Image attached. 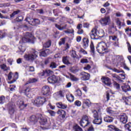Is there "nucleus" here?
<instances>
[{
	"mask_svg": "<svg viewBox=\"0 0 131 131\" xmlns=\"http://www.w3.org/2000/svg\"><path fill=\"white\" fill-rule=\"evenodd\" d=\"M56 105L58 108H60L61 109H66L67 108V105L62 102H58L56 103Z\"/></svg>",
	"mask_w": 131,
	"mask_h": 131,
	"instance_id": "nucleus-26",
	"label": "nucleus"
},
{
	"mask_svg": "<svg viewBox=\"0 0 131 131\" xmlns=\"http://www.w3.org/2000/svg\"><path fill=\"white\" fill-rule=\"evenodd\" d=\"M77 33L78 34H82L83 33V30L81 29L78 30Z\"/></svg>",
	"mask_w": 131,
	"mask_h": 131,
	"instance_id": "nucleus-63",
	"label": "nucleus"
},
{
	"mask_svg": "<svg viewBox=\"0 0 131 131\" xmlns=\"http://www.w3.org/2000/svg\"><path fill=\"white\" fill-rule=\"evenodd\" d=\"M90 48H91L92 53L94 54L95 53V47H94V44L91 43L90 45Z\"/></svg>",
	"mask_w": 131,
	"mask_h": 131,
	"instance_id": "nucleus-53",
	"label": "nucleus"
},
{
	"mask_svg": "<svg viewBox=\"0 0 131 131\" xmlns=\"http://www.w3.org/2000/svg\"><path fill=\"white\" fill-rule=\"evenodd\" d=\"M57 114L61 116L62 118H65L66 117V112L62 110H59L57 111Z\"/></svg>",
	"mask_w": 131,
	"mask_h": 131,
	"instance_id": "nucleus-21",
	"label": "nucleus"
},
{
	"mask_svg": "<svg viewBox=\"0 0 131 131\" xmlns=\"http://www.w3.org/2000/svg\"><path fill=\"white\" fill-rule=\"evenodd\" d=\"M1 69H3V70H5V71L7 70V66L5 64H3L2 65H1Z\"/></svg>",
	"mask_w": 131,
	"mask_h": 131,
	"instance_id": "nucleus-57",
	"label": "nucleus"
},
{
	"mask_svg": "<svg viewBox=\"0 0 131 131\" xmlns=\"http://www.w3.org/2000/svg\"><path fill=\"white\" fill-rule=\"evenodd\" d=\"M41 94L43 96H49L50 95V87L49 86H43L42 88Z\"/></svg>",
	"mask_w": 131,
	"mask_h": 131,
	"instance_id": "nucleus-10",
	"label": "nucleus"
},
{
	"mask_svg": "<svg viewBox=\"0 0 131 131\" xmlns=\"http://www.w3.org/2000/svg\"><path fill=\"white\" fill-rule=\"evenodd\" d=\"M69 56H63L62 57V62L65 64V65H71V62L69 61Z\"/></svg>",
	"mask_w": 131,
	"mask_h": 131,
	"instance_id": "nucleus-17",
	"label": "nucleus"
},
{
	"mask_svg": "<svg viewBox=\"0 0 131 131\" xmlns=\"http://www.w3.org/2000/svg\"><path fill=\"white\" fill-rule=\"evenodd\" d=\"M97 51L99 54H107L108 53V48L107 44L105 42H101L98 43L96 47Z\"/></svg>",
	"mask_w": 131,
	"mask_h": 131,
	"instance_id": "nucleus-2",
	"label": "nucleus"
},
{
	"mask_svg": "<svg viewBox=\"0 0 131 131\" xmlns=\"http://www.w3.org/2000/svg\"><path fill=\"white\" fill-rule=\"evenodd\" d=\"M52 42L50 40L46 42L45 44L43 45V49H47L51 47Z\"/></svg>",
	"mask_w": 131,
	"mask_h": 131,
	"instance_id": "nucleus-31",
	"label": "nucleus"
},
{
	"mask_svg": "<svg viewBox=\"0 0 131 131\" xmlns=\"http://www.w3.org/2000/svg\"><path fill=\"white\" fill-rule=\"evenodd\" d=\"M66 93V92L64 90L60 91L56 96L57 98H64Z\"/></svg>",
	"mask_w": 131,
	"mask_h": 131,
	"instance_id": "nucleus-24",
	"label": "nucleus"
},
{
	"mask_svg": "<svg viewBox=\"0 0 131 131\" xmlns=\"http://www.w3.org/2000/svg\"><path fill=\"white\" fill-rule=\"evenodd\" d=\"M89 41L88 38H83V46L84 47V49L89 47Z\"/></svg>",
	"mask_w": 131,
	"mask_h": 131,
	"instance_id": "nucleus-29",
	"label": "nucleus"
},
{
	"mask_svg": "<svg viewBox=\"0 0 131 131\" xmlns=\"http://www.w3.org/2000/svg\"><path fill=\"white\" fill-rule=\"evenodd\" d=\"M81 120H85V121H89V117L86 115L83 116Z\"/></svg>",
	"mask_w": 131,
	"mask_h": 131,
	"instance_id": "nucleus-54",
	"label": "nucleus"
},
{
	"mask_svg": "<svg viewBox=\"0 0 131 131\" xmlns=\"http://www.w3.org/2000/svg\"><path fill=\"white\" fill-rule=\"evenodd\" d=\"M107 127L108 128H111V129H112V130H114V131H122V130H121V129L117 128V127H116L115 125H108L107 126Z\"/></svg>",
	"mask_w": 131,
	"mask_h": 131,
	"instance_id": "nucleus-28",
	"label": "nucleus"
},
{
	"mask_svg": "<svg viewBox=\"0 0 131 131\" xmlns=\"http://www.w3.org/2000/svg\"><path fill=\"white\" fill-rule=\"evenodd\" d=\"M121 88L123 92H124L125 93H126V92H128L130 91V86H129V85L127 84L122 85L121 86Z\"/></svg>",
	"mask_w": 131,
	"mask_h": 131,
	"instance_id": "nucleus-23",
	"label": "nucleus"
},
{
	"mask_svg": "<svg viewBox=\"0 0 131 131\" xmlns=\"http://www.w3.org/2000/svg\"><path fill=\"white\" fill-rule=\"evenodd\" d=\"M104 121L105 122H112L113 121V118L110 116H106L104 117Z\"/></svg>",
	"mask_w": 131,
	"mask_h": 131,
	"instance_id": "nucleus-32",
	"label": "nucleus"
},
{
	"mask_svg": "<svg viewBox=\"0 0 131 131\" xmlns=\"http://www.w3.org/2000/svg\"><path fill=\"white\" fill-rule=\"evenodd\" d=\"M65 43V39L62 38L61 40L59 42V46H62V45H64Z\"/></svg>",
	"mask_w": 131,
	"mask_h": 131,
	"instance_id": "nucleus-56",
	"label": "nucleus"
},
{
	"mask_svg": "<svg viewBox=\"0 0 131 131\" xmlns=\"http://www.w3.org/2000/svg\"><path fill=\"white\" fill-rule=\"evenodd\" d=\"M81 28H82V24H78L77 26V29L79 30V29H81Z\"/></svg>",
	"mask_w": 131,
	"mask_h": 131,
	"instance_id": "nucleus-62",
	"label": "nucleus"
},
{
	"mask_svg": "<svg viewBox=\"0 0 131 131\" xmlns=\"http://www.w3.org/2000/svg\"><path fill=\"white\" fill-rule=\"evenodd\" d=\"M23 20V16H19L18 17H16V21H17V22H21V21Z\"/></svg>",
	"mask_w": 131,
	"mask_h": 131,
	"instance_id": "nucleus-52",
	"label": "nucleus"
},
{
	"mask_svg": "<svg viewBox=\"0 0 131 131\" xmlns=\"http://www.w3.org/2000/svg\"><path fill=\"white\" fill-rule=\"evenodd\" d=\"M80 124L82 127H85V126H88V125L90 124V122L85 120L82 121V120H81Z\"/></svg>",
	"mask_w": 131,
	"mask_h": 131,
	"instance_id": "nucleus-27",
	"label": "nucleus"
},
{
	"mask_svg": "<svg viewBox=\"0 0 131 131\" xmlns=\"http://www.w3.org/2000/svg\"><path fill=\"white\" fill-rule=\"evenodd\" d=\"M29 120L31 122L35 123V122H37V118L36 117V116L32 115L30 117Z\"/></svg>",
	"mask_w": 131,
	"mask_h": 131,
	"instance_id": "nucleus-30",
	"label": "nucleus"
},
{
	"mask_svg": "<svg viewBox=\"0 0 131 131\" xmlns=\"http://www.w3.org/2000/svg\"><path fill=\"white\" fill-rule=\"evenodd\" d=\"M48 80L49 83H56V82H58V81H59L58 77H57L55 75L49 77L48 78Z\"/></svg>",
	"mask_w": 131,
	"mask_h": 131,
	"instance_id": "nucleus-11",
	"label": "nucleus"
},
{
	"mask_svg": "<svg viewBox=\"0 0 131 131\" xmlns=\"http://www.w3.org/2000/svg\"><path fill=\"white\" fill-rule=\"evenodd\" d=\"M13 59H11V58H9L7 60V61L9 62V63L10 64V65H12L13 64Z\"/></svg>",
	"mask_w": 131,
	"mask_h": 131,
	"instance_id": "nucleus-64",
	"label": "nucleus"
},
{
	"mask_svg": "<svg viewBox=\"0 0 131 131\" xmlns=\"http://www.w3.org/2000/svg\"><path fill=\"white\" fill-rule=\"evenodd\" d=\"M92 113H93V117L94 119L95 118H98V117H101L100 116H99V114H98V112L96 110H92Z\"/></svg>",
	"mask_w": 131,
	"mask_h": 131,
	"instance_id": "nucleus-37",
	"label": "nucleus"
},
{
	"mask_svg": "<svg viewBox=\"0 0 131 131\" xmlns=\"http://www.w3.org/2000/svg\"><path fill=\"white\" fill-rule=\"evenodd\" d=\"M126 130L131 131V122H129L124 125Z\"/></svg>",
	"mask_w": 131,
	"mask_h": 131,
	"instance_id": "nucleus-33",
	"label": "nucleus"
},
{
	"mask_svg": "<svg viewBox=\"0 0 131 131\" xmlns=\"http://www.w3.org/2000/svg\"><path fill=\"white\" fill-rule=\"evenodd\" d=\"M57 67L58 64L55 62H51L50 64V68H51V69H55Z\"/></svg>",
	"mask_w": 131,
	"mask_h": 131,
	"instance_id": "nucleus-34",
	"label": "nucleus"
},
{
	"mask_svg": "<svg viewBox=\"0 0 131 131\" xmlns=\"http://www.w3.org/2000/svg\"><path fill=\"white\" fill-rule=\"evenodd\" d=\"M70 71H71V72H72V73H77V72H78V70L73 69V68L70 69Z\"/></svg>",
	"mask_w": 131,
	"mask_h": 131,
	"instance_id": "nucleus-55",
	"label": "nucleus"
},
{
	"mask_svg": "<svg viewBox=\"0 0 131 131\" xmlns=\"http://www.w3.org/2000/svg\"><path fill=\"white\" fill-rule=\"evenodd\" d=\"M80 75H81V79L82 80H89V79H90V74L85 72H82V73H80Z\"/></svg>",
	"mask_w": 131,
	"mask_h": 131,
	"instance_id": "nucleus-12",
	"label": "nucleus"
},
{
	"mask_svg": "<svg viewBox=\"0 0 131 131\" xmlns=\"http://www.w3.org/2000/svg\"><path fill=\"white\" fill-rule=\"evenodd\" d=\"M38 118L40 119V124L42 125H46L48 123V119L47 118L42 116L41 114L38 115Z\"/></svg>",
	"mask_w": 131,
	"mask_h": 131,
	"instance_id": "nucleus-13",
	"label": "nucleus"
},
{
	"mask_svg": "<svg viewBox=\"0 0 131 131\" xmlns=\"http://www.w3.org/2000/svg\"><path fill=\"white\" fill-rule=\"evenodd\" d=\"M75 105L78 107H80V106H81V102L79 100H76L75 102Z\"/></svg>",
	"mask_w": 131,
	"mask_h": 131,
	"instance_id": "nucleus-51",
	"label": "nucleus"
},
{
	"mask_svg": "<svg viewBox=\"0 0 131 131\" xmlns=\"http://www.w3.org/2000/svg\"><path fill=\"white\" fill-rule=\"evenodd\" d=\"M24 93L26 96L28 97V98H31V89L30 88H27L25 91H24Z\"/></svg>",
	"mask_w": 131,
	"mask_h": 131,
	"instance_id": "nucleus-20",
	"label": "nucleus"
},
{
	"mask_svg": "<svg viewBox=\"0 0 131 131\" xmlns=\"http://www.w3.org/2000/svg\"><path fill=\"white\" fill-rule=\"evenodd\" d=\"M66 98L68 101H69V102H71L74 101V96L72 94H67L66 95Z\"/></svg>",
	"mask_w": 131,
	"mask_h": 131,
	"instance_id": "nucleus-25",
	"label": "nucleus"
},
{
	"mask_svg": "<svg viewBox=\"0 0 131 131\" xmlns=\"http://www.w3.org/2000/svg\"><path fill=\"white\" fill-rule=\"evenodd\" d=\"M74 130L75 131H82V128H81L78 125H76L73 127Z\"/></svg>",
	"mask_w": 131,
	"mask_h": 131,
	"instance_id": "nucleus-40",
	"label": "nucleus"
},
{
	"mask_svg": "<svg viewBox=\"0 0 131 131\" xmlns=\"http://www.w3.org/2000/svg\"><path fill=\"white\" fill-rule=\"evenodd\" d=\"M102 82L104 83L107 86H110L111 85V80L108 77H102Z\"/></svg>",
	"mask_w": 131,
	"mask_h": 131,
	"instance_id": "nucleus-14",
	"label": "nucleus"
},
{
	"mask_svg": "<svg viewBox=\"0 0 131 131\" xmlns=\"http://www.w3.org/2000/svg\"><path fill=\"white\" fill-rule=\"evenodd\" d=\"M37 81V80L36 79V78H30L29 79L28 82H27L25 84V85L28 84V83H33L34 82H36Z\"/></svg>",
	"mask_w": 131,
	"mask_h": 131,
	"instance_id": "nucleus-36",
	"label": "nucleus"
},
{
	"mask_svg": "<svg viewBox=\"0 0 131 131\" xmlns=\"http://www.w3.org/2000/svg\"><path fill=\"white\" fill-rule=\"evenodd\" d=\"M91 106V101L89 99H83V105L82 108L85 109L86 107H90Z\"/></svg>",
	"mask_w": 131,
	"mask_h": 131,
	"instance_id": "nucleus-16",
	"label": "nucleus"
},
{
	"mask_svg": "<svg viewBox=\"0 0 131 131\" xmlns=\"http://www.w3.org/2000/svg\"><path fill=\"white\" fill-rule=\"evenodd\" d=\"M99 22L102 26H106V25H108L110 23V17L106 16L102 18L99 20Z\"/></svg>",
	"mask_w": 131,
	"mask_h": 131,
	"instance_id": "nucleus-8",
	"label": "nucleus"
},
{
	"mask_svg": "<svg viewBox=\"0 0 131 131\" xmlns=\"http://www.w3.org/2000/svg\"><path fill=\"white\" fill-rule=\"evenodd\" d=\"M8 113L11 117L14 116V113L16 112V106L13 101L9 102L7 104Z\"/></svg>",
	"mask_w": 131,
	"mask_h": 131,
	"instance_id": "nucleus-4",
	"label": "nucleus"
},
{
	"mask_svg": "<svg viewBox=\"0 0 131 131\" xmlns=\"http://www.w3.org/2000/svg\"><path fill=\"white\" fill-rule=\"evenodd\" d=\"M25 21L28 22L30 25H33L35 26V25H38L40 23V21L38 19H33L30 17H27L25 19Z\"/></svg>",
	"mask_w": 131,
	"mask_h": 131,
	"instance_id": "nucleus-7",
	"label": "nucleus"
},
{
	"mask_svg": "<svg viewBox=\"0 0 131 131\" xmlns=\"http://www.w3.org/2000/svg\"><path fill=\"white\" fill-rule=\"evenodd\" d=\"M46 102H47V99H46V98L38 97L34 101V104L37 107H40V106H42V105H43Z\"/></svg>",
	"mask_w": 131,
	"mask_h": 131,
	"instance_id": "nucleus-5",
	"label": "nucleus"
},
{
	"mask_svg": "<svg viewBox=\"0 0 131 131\" xmlns=\"http://www.w3.org/2000/svg\"><path fill=\"white\" fill-rule=\"evenodd\" d=\"M92 67L90 66V64H87L85 67H84V69L85 70H90Z\"/></svg>",
	"mask_w": 131,
	"mask_h": 131,
	"instance_id": "nucleus-60",
	"label": "nucleus"
},
{
	"mask_svg": "<svg viewBox=\"0 0 131 131\" xmlns=\"http://www.w3.org/2000/svg\"><path fill=\"white\" fill-rule=\"evenodd\" d=\"M21 12V11L20 10H17L15 11H14L11 15H10V17L11 18H13V17H14V16H16V15H18V14H19V13H20Z\"/></svg>",
	"mask_w": 131,
	"mask_h": 131,
	"instance_id": "nucleus-43",
	"label": "nucleus"
},
{
	"mask_svg": "<svg viewBox=\"0 0 131 131\" xmlns=\"http://www.w3.org/2000/svg\"><path fill=\"white\" fill-rule=\"evenodd\" d=\"M119 118L120 122H122V123L125 124L127 122V116L125 113L121 114L119 116Z\"/></svg>",
	"mask_w": 131,
	"mask_h": 131,
	"instance_id": "nucleus-9",
	"label": "nucleus"
},
{
	"mask_svg": "<svg viewBox=\"0 0 131 131\" xmlns=\"http://www.w3.org/2000/svg\"><path fill=\"white\" fill-rule=\"evenodd\" d=\"M49 113L50 114L51 116H55V115H56V113L53 111H49Z\"/></svg>",
	"mask_w": 131,
	"mask_h": 131,
	"instance_id": "nucleus-58",
	"label": "nucleus"
},
{
	"mask_svg": "<svg viewBox=\"0 0 131 131\" xmlns=\"http://www.w3.org/2000/svg\"><path fill=\"white\" fill-rule=\"evenodd\" d=\"M37 55H38V52L35 51V50H32L31 53L25 55V59L27 61H33V60L37 58Z\"/></svg>",
	"mask_w": 131,
	"mask_h": 131,
	"instance_id": "nucleus-3",
	"label": "nucleus"
},
{
	"mask_svg": "<svg viewBox=\"0 0 131 131\" xmlns=\"http://www.w3.org/2000/svg\"><path fill=\"white\" fill-rule=\"evenodd\" d=\"M75 94L78 97H81L82 93L81 92V91H80V90H77L75 92Z\"/></svg>",
	"mask_w": 131,
	"mask_h": 131,
	"instance_id": "nucleus-45",
	"label": "nucleus"
},
{
	"mask_svg": "<svg viewBox=\"0 0 131 131\" xmlns=\"http://www.w3.org/2000/svg\"><path fill=\"white\" fill-rule=\"evenodd\" d=\"M81 63H89V61L87 59H82L80 60Z\"/></svg>",
	"mask_w": 131,
	"mask_h": 131,
	"instance_id": "nucleus-59",
	"label": "nucleus"
},
{
	"mask_svg": "<svg viewBox=\"0 0 131 131\" xmlns=\"http://www.w3.org/2000/svg\"><path fill=\"white\" fill-rule=\"evenodd\" d=\"M13 77H14V79L12 81H10V83H13L15 82V81H16V80H17V79H18V77H19V75L17 72L15 73Z\"/></svg>",
	"mask_w": 131,
	"mask_h": 131,
	"instance_id": "nucleus-38",
	"label": "nucleus"
},
{
	"mask_svg": "<svg viewBox=\"0 0 131 131\" xmlns=\"http://www.w3.org/2000/svg\"><path fill=\"white\" fill-rule=\"evenodd\" d=\"M106 112H107V113H108L109 114H114V113H115V112L114 111H113L112 110V108L111 107H108L106 109Z\"/></svg>",
	"mask_w": 131,
	"mask_h": 131,
	"instance_id": "nucleus-42",
	"label": "nucleus"
},
{
	"mask_svg": "<svg viewBox=\"0 0 131 131\" xmlns=\"http://www.w3.org/2000/svg\"><path fill=\"white\" fill-rule=\"evenodd\" d=\"M122 99L124 101L126 105H131V96L128 97L124 96L122 97Z\"/></svg>",
	"mask_w": 131,
	"mask_h": 131,
	"instance_id": "nucleus-18",
	"label": "nucleus"
},
{
	"mask_svg": "<svg viewBox=\"0 0 131 131\" xmlns=\"http://www.w3.org/2000/svg\"><path fill=\"white\" fill-rule=\"evenodd\" d=\"M70 79L73 81H78V78H77L76 77H75L74 75L70 74Z\"/></svg>",
	"mask_w": 131,
	"mask_h": 131,
	"instance_id": "nucleus-41",
	"label": "nucleus"
},
{
	"mask_svg": "<svg viewBox=\"0 0 131 131\" xmlns=\"http://www.w3.org/2000/svg\"><path fill=\"white\" fill-rule=\"evenodd\" d=\"M45 51V53L46 54V55L48 56V55H50L51 54V51H50V49H46L44 50Z\"/></svg>",
	"mask_w": 131,
	"mask_h": 131,
	"instance_id": "nucleus-61",
	"label": "nucleus"
},
{
	"mask_svg": "<svg viewBox=\"0 0 131 131\" xmlns=\"http://www.w3.org/2000/svg\"><path fill=\"white\" fill-rule=\"evenodd\" d=\"M110 39H112L114 41H118L119 39L117 38V36H110Z\"/></svg>",
	"mask_w": 131,
	"mask_h": 131,
	"instance_id": "nucleus-44",
	"label": "nucleus"
},
{
	"mask_svg": "<svg viewBox=\"0 0 131 131\" xmlns=\"http://www.w3.org/2000/svg\"><path fill=\"white\" fill-rule=\"evenodd\" d=\"M33 38V35L30 33H26L24 37L22 38L21 40L19 41V45L18 46L19 52L24 53L26 50V42H30Z\"/></svg>",
	"mask_w": 131,
	"mask_h": 131,
	"instance_id": "nucleus-1",
	"label": "nucleus"
},
{
	"mask_svg": "<svg viewBox=\"0 0 131 131\" xmlns=\"http://www.w3.org/2000/svg\"><path fill=\"white\" fill-rule=\"evenodd\" d=\"M47 54L46 53V51H45V50L39 53L40 57H47Z\"/></svg>",
	"mask_w": 131,
	"mask_h": 131,
	"instance_id": "nucleus-50",
	"label": "nucleus"
},
{
	"mask_svg": "<svg viewBox=\"0 0 131 131\" xmlns=\"http://www.w3.org/2000/svg\"><path fill=\"white\" fill-rule=\"evenodd\" d=\"M94 124H101L102 123V118L99 117L98 118H96L93 121Z\"/></svg>",
	"mask_w": 131,
	"mask_h": 131,
	"instance_id": "nucleus-22",
	"label": "nucleus"
},
{
	"mask_svg": "<svg viewBox=\"0 0 131 131\" xmlns=\"http://www.w3.org/2000/svg\"><path fill=\"white\" fill-rule=\"evenodd\" d=\"M6 97L4 95L0 96V104L3 105L6 101Z\"/></svg>",
	"mask_w": 131,
	"mask_h": 131,
	"instance_id": "nucleus-39",
	"label": "nucleus"
},
{
	"mask_svg": "<svg viewBox=\"0 0 131 131\" xmlns=\"http://www.w3.org/2000/svg\"><path fill=\"white\" fill-rule=\"evenodd\" d=\"M16 104H17V105H18V106H19V108H20V109L21 108H24V107L27 106V104H24V101H23L21 100H18L16 102Z\"/></svg>",
	"mask_w": 131,
	"mask_h": 131,
	"instance_id": "nucleus-19",
	"label": "nucleus"
},
{
	"mask_svg": "<svg viewBox=\"0 0 131 131\" xmlns=\"http://www.w3.org/2000/svg\"><path fill=\"white\" fill-rule=\"evenodd\" d=\"M65 33H69L71 34H73L74 33V29H68L67 30L64 31Z\"/></svg>",
	"mask_w": 131,
	"mask_h": 131,
	"instance_id": "nucleus-47",
	"label": "nucleus"
},
{
	"mask_svg": "<svg viewBox=\"0 0 131 131\" xmlns=\"http://www.w3.org/2000/svg\"><path fill=\"white\" fill-rule=\"evenodd\" d=\"M114 86L117 89V90H119V89H120V85L116 81L114 82Z\"/></svg>",
	"mask_w": 131,
	"mask_h": 131,
	"instance_id": "nucleus-49",
	"label": "nucleus"
},
{
	"mask_svg": "<svg viewBox=\"0 0 131 131\" xmlns=\"http://www.w3.org/2000/svg\"><path fill=\"white\" fill-rule=\"evenodd\" d=\"M53 73L54 72L51 70H46V71H43L40 75L41 76H44V75H46V76H50V75H52Z\"/></svg>",
	"mask_w": 131,
	"mask_h": 131,
	"instance_id": "nucleus-15",
	"label": "nucleus"
},
{
	"mask_svg": "<svg viewBox=\"0 0 131 131\" xmlns=\"http://www.w3.org/2000/svg\"><path fill=\"white\" fill-rule=\"evenodd\" d=\"M67 26V25H65L63 27H62L57 24H55V27H56V28H57L58 29V30H64V29H66V27Z\"/></svg>",
	"mask_w": 131,
	"mask_h": 131,
	"instance_id": "nucleus-35",
	"label": "nucleus"
},
{
	"mask_svg": "<svg viewBox=\"0 0 131 131\" xmlns=\"http://www.w3.org/2000/svg\"><path fill=\"white\" fill-rule=\"evenodd\" d=\"M71 56L74 58H76V56H77V55H76V52L74 50H72L71 51Z\"/></svg>",
	"mask_w": 131,
	"mask_h": 131,
	"instance_id": "nucleus-48",
	"label": "nucleus"
},
{
	"mask_svg": "<svg viewBox=\"0 0 131 131\" xmlns=\"http://www.w3.org/2000/svg\"><path fill=\"white\" fill-rule=\"evenodd\" d=\"M113 29H114V26L113 25L110 29L108 30L109 34H114V31H113Z\"/></svg>",
	"mask_w": 131,
	"mask_h": 131,
	"instance_id": "nucleus-46",
	"label": "nucleus"
},
{
	"mask_svg": "<svg viewBox=\"0 0 131 131\" xmlns=\"http://www.w3.org/2000/svg\"><path fill=\"white\" fill-rule=\"evenodd\" d=\"M91 39H98L99 37H101L100 33L98 32L97 28H93L90 33Z\"/></svg>",
	"mask_w": 131,
	"mask_h": 131,
	"instance_id": "nucleus-6",
	"label": "nucleus"
}]
</instances>
